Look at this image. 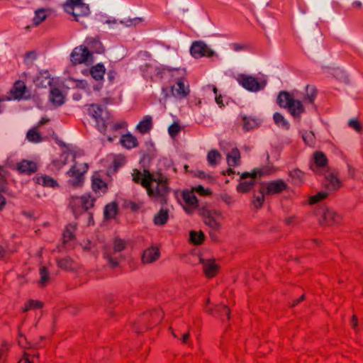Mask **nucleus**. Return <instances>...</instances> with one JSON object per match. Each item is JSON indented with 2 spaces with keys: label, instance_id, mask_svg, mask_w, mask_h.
<instances>
[{
  "label": "nucleus",
  "instance_id": "cd10ccee",
  "mask_svg": "<svg viewBox=\"0 0 363 363\" xmlns=\"http://www.w3.org/2000/svg\"><path fill=\"white\" fill-rule=\"evenodd\" d=\"M240 159V153L238 149L234 148L227 156L228 164L230 166H235L238 164Z\"/></svg>",
  "mask_w": 363,
  "mask_h": 363
},
{
  "label": "nucleus",
  "instance_id": "4be33fe9",
  "mask_svg": "<svg viewBox=\"0 0 363 363\" xmlns=\"http://www.w3.org/2000/svg\"><path fill=\"white\" fill-rule=\"evenodd\" d=\"M313 159L316 167L326 169L328 167V160L326 155L323 152L320 151H316L313 154Z\"/></svg>",
  "mask_w": 363,
  "mask_h": 363
},
{
  "label": "nucleus",
  "instance_id": "39448f33",
  "mask_svg": "<svg viewBox=\"0 0 363 363\" xmlns=\"http://www.w3.org/2000/svg\"><path fill=\"white\" fill-rule=\"evenodd\" d=\"M94 200L90 196L73 198L71 206L76 213H81L94 206Z\"/></svg>",
  "mask_w": 363,
  "mask_h": 363
},
{
  "label": "nucleus",
  "instance_id": "79ce46f5",
  "mask_svg": "<svg viewBox=\"0 0 363 363\" xmlns=\"http://www.w3.org/2000/svg\"><path fill=\"white\" fill-rule=\"evenodd\" d=\"M220 157V154L216 150H211L208 154V161L212 165H216Z\"/></svg>",
  "mask_w": 363,
  "mask_h": 363
},
{
  "label": "nucleus",
  "instance_id": "9d476101",
  "mask_svg": "<svg viewBox=\"0 0 363 363\" xmlns=\"http://www.w3.org/2000/svg\"><path fill=\"white\" fill-rule=\"evenodd\" d=\"M204 223L214 230H218L221 227L222 215L217 211L203 212Z\"/></svg>",
  "mask_w": 363,
  "mask_h": 363
},
{
  "label": "nucleus",
  "instance_id": "4d7b16f0",
  "mask_svg": "<svg viewBox=\"0 0 363 363\" xmlns=\"http://www.w3.org/2000/svg\"><path fill=\"white\" fill-rule=\"evenodd\" d=\"M189 338V333L184 334V335L182 337L183 342L186 343L188 341Z\"/></svg>",
  "mask_w": 363,
  "mask_h": 363
},
{
  "label": "nucleus",
  "instance_id": "2f4dec72",
  "mask_svg": "<svg viewBox=\"0 0 363 363\" xmlns=\"http://www.w3.org/2000/svg\"><path fill=\"white\" fill-rule=\"evenodd\" d=\"M168 217V211L167 209H161L155 216L154 223L156 225H164L167 221Z\"/></svg>",
  "mask_w": 363,
  "mask_h": 363
},
{
  "label": "nucleus",
  "instance_id": "c756f323",
  "mask_svg": "<svg viewBox=\"0 0 363 363\" xmlns=\"http://www.w3.org/2000/svg\"><path fill=\"white\" fill-rule=\"evenodd\" d=\"M121 143L125 147L129 149L135 147L138 145L137 139L130 134L123 135L121 139Z\"/></svg>",
  "mask_w": 363,
  "mask_h": 363
},
{
  "label": "nucleus",
  "instance_id": "f257e3e1",
  "mask_svg": "<svg viewBox=\"0 0 363 363\" xmlns=\"http://www.w3.org/2000/svg\"><path fill=\"white\" fill-rule=\"evenodd\" d=\"M146 189L148 195L152 197L155 201H159L162 205L167 203V196L169 194V189L166 179L161 177L158 179L152 177Z\"/></svg>",
  "mask_w": 363,
  "mask_h": 363
},
{
  "label": "nucleus",
  "instance_id": "6e6d98bb",
  "mask_svg": "<svg viewBox=\"0 0 363 363\" xmlns=\"http://www.w3.org/2000/svg\"><path fill=\"white\" fill-rule=\"evenodd\" d=\"M18 363H32L27 356H24L23 358H22L21 360L18 361Z\"/></svg>",
  "mask_w": 363,
  "mask_h": 363
},
{
  "label": "nucleus",
  "instance_id": "a18cd8bd",
  "mask_svg": "<svg viewBox=\"0 0 363 363\" xmlns=\"http://www.w3.org/2000/svg\"><path fill=\"white\" fill-rule=\"evenodd\" d=\"M182 127L177 122L174 123L168 130L169 134L172 138H174L181 130Z\"/></svg>",
  "mask_w": 363,
  "mask_h": 363
},
{
  "label": "nucleus",
  "instance_id": "423d86ee",
  "mask_svg": "<svg viewBox=\"0 0 363 363\" xmlns=\"http://www.w3.org/2000/svg\"><path fill=\"white\" fill-rule=\"evenodd\" d=\"M89 113L98 123L101 122V125H99V130H105L106 128V121L108 118V113L100 106L94 104L90 106Z\"/></svg>",
  "mask_w": 363,
  "mask_h": 363
},
{
  "label": "nucleus",
  "instance_id": "de8ad7c7",
  "mask_svg": "<svg viewBox=\"0 0 363 363\" xmlns=\"http://www.w3.org/2000/svg\"><path fill=\"white\" fill-rule=\"evenodd\" d=\"M192 190L199 193L201 196H209L211 194V191L208 189H204L202 186H199L192 188Z\"/></svg>",
  "mask_w": 363,
  "mask_h": 363
},
{
  "label": "nucleus",
  "instance_id": "473e14b6",
  "mask_svg": "<svg viewBox=\"0 0 363 363\" xmlns=\"http://www.w3.org/2000/svg\"><path fill=\"white\" fill-rule=\"evenodd\" d=\"M152 127V118L146 116L138 125L137 129L141 133H147Z\"/></svg>",
  "mask_w": 363,
  "mask_h": 363
},
{
  "label": "nucleus",
  "instance_id": "a19ab883",
  "mask_svg": "<svg viewBox=\"0 0 363 363\" xmlns=\"http://www.w3.org/2000/svg\"><path fill=\"white\" fill-rule=\"evenodd\" d=\"M27 138L31 142H40L41 140V136L37 128H33L30 130L27 133Z\"/></svg>",
  "mask_w": 363,
  "mask_h": 363
},
{
  "label": "nucleus",
  "instance_id": "ea45409f",
  "mask_svg": "<svg viewBox=\"0 0 363 363\" xmlns=\"http://www.w3.org/2000/svg\"><path fill=\"white\" fill-rule=\"evenodd\" d=\"M46 18L45 11L43 9H38L35 11V16L33 18L35 26L39 25Z\"/></svg>",
  "mask_w": 363,
  "mask_h": 363
},
{
  "label": "nucleus",
  "instance_id": "09e8293b",
  "mask_svg": "<svg viewBox=\"0 0 363 363\" xmlns=\"http://www.w3.org/2000/svg\"><path fill=\"white\" fill-rule=\"evenodd\" d=\"M4 171L2 167H0V191L5 192L6 190V182L4 177Z\"/></svg>",
  "mask_w": 363,
  "mask_h": 363
},
{
  "label": "nucleus",
  "instance_id": "f03ea898",
  "mask_svg": "<svg viewBox=\"0 0 363 363\" xmlns=\"http://www.w3.org/2000/svg\"><path fill=\"white\" fill-rule=\"evenodd\" d=\"M278 103L280 106L287 108L289 112L294 116H299L304 111V107L301 101L294 99L286 91L281 92L279 94Z\"/></svg>",
  "mask_w": 363,
  "mask_h": 363
},
{
  "label": "nucleus",
  "instance_id": "1a4fd4ad",
  "mask_svg": "<svg viewBox=\"0 0 363 363\" xmlns=\"http://www.w3.org/2000/svg\"><path fill=\"white\" fill-rule=\"evenodd\" d=\"M91 55L86 47L80 45L74 49L71 54V60L74 65L86 63L91 57Z\"/></svg>",
  "mask_w": 363,
  "mask_h": 363
},
{
  "label": "nucleus",
  "instance_id": "412c9836",
  "mask_svg": "<svg viewBox=\"0 0 363 363\" xmlns=\"http://www.w3.org/2000/svg\"><path fill=\"white\" fill-rule=\"evenodd\" d=\"M36 183L44 187L55 188L58 186L57 180L48 175H41L35 178Z\"/></svg>",
  "mask_w": 363,
  "mask_h": 363
},
{
  "label": "nucleus",
  "instance_id": "0eeeda50",
  "mask_svg": "<svg viewBox=\"0 0 363 363\" xmlns=\"http://www.w3.org/2000/svg\"><path fill=\"white\" fill-rule=\"evenodd\" d=\"M324 176L326 182L325 187L327 189L336 191L342 186V180L339 178L335 171L330 167H328L327 169H325Z\"/></svg>",
  "mask_w": 363,
  "mask_h": 363
},
{
  "label": "nucleus",
  "instance_id": "680f3d73",
  "mask_svg": "<svg viewBox=\"0 0 363 363\" xmlns=\"http://www.w3.org/2000/svg\"><path fill=\"white\" fill-rule=\"evenodd\" d=\"M226 173H227L228 175H230V174H233V173H234V172L233 171V169H232L231 168H229V169H227Z\"/></svg>",
  "mask_w": 363,
  "mask_h": 363
},
{
  "label": "nucleus",
  "instance_id": "aec40b11",
  "mask_svg": "<svg viewBox=\"0 0 363 363\" xmlns=\"http://www.w3.org/2000/svg\"><path fill=\"white\" fill-rule=\"evenodd\" d=\"M160 256V251L157 247H150L143 252L142 261L143 263H151L155 261Z\"/></svg>",
  "mask_w": 363,
  "mask_h": 363
},
{
  "label": "nucleus",
  "instance_id": "774afa93",
  "mask_svg": "<svg viewBox=\"0 0 363 363\" xmlns=\"http://www.w3.org/2000/svg\"><path fill=\"white\" fill-rule=\"evenodd\" d=\"M303 140L305 141L306 143H308V142L306 141V139L304 135L303 136Z\"/></svg>",
  "mask_w": 363,
  "mask_h": 363
},
{
  "label": "nucleus",
  "instance_id": "bf43d9fd",
  "mask_svg": "<svg viewBox=\"0 0 363 363\" xmlns=\"http://www.w3.org/2000/svg\"><path fill=\"white\" fill-rule=\"evenodd\" d=\"M293 220H294V218H292V217L288 218L286 220V223H288V224H290V223H291L293 222Z\"/></svg>",
  "mask_w": 363,
  "mask_h": 363
},
{
  "label": "nucleus",
  "instance_id": "603ef678",
  "mask_svg": "<svg viewBox=\"0 0 363 363\" xmlns=\"http://www.w3.org/2000/svg\"><path fill=\"white\" fill-rule=\"evenodd\" d=\"M349 125L358 132H360L362 130V127L357 120L350 121Z\"/></svg>",
  "mask_w": 363,
  "mask_h": 363
},
{
  "label": "nucleus",
  "instance_id": "393cba45",
  "mask_svg": "<svg viewBox=\"0 0 363 363\" xmlns=\"http://www.w3.org/2000/svg\"><path fill=\"white\" fill-rule=\"evenodd\" d=\"M323 218L325 224L328 225L336 223L339 218L337 213L331 210H326L323 213Z\"/></svg>",
  "mask_w": 363,
  "mask_h": 363
},
{
  "label": "nucleus",
  "instance_id": "4c0bfd02",
  "mask_svg": "<svg viewBox=\"0 0 363 363\" xmlns=\"http://www.w3.org/2000/svg\"><path fill=\"white\" fill-rule=\"evenodd\" d=\"M117 205L116 203H111L106 206L104 215L106 218H113L117 213Z\"/></svg>",
  "mask_w": 363,
  "mask_h": 363
},
{
  "label": "nucleus",
  "instance_id": "a878e982",
  "mask_svg": "<svg viewBox=\"0 0 363 363\" xmlns=\"http://www.w3.org/2000/svg\"><path fill=\"white\" fill-rule=\"evenodd\" d=\"M57 265L62 269L74 271V262L70 257H65L57 261Z\"/></svg>",
  "mask_w": 363,
  "mask_h": 363
},
{
  "label": "nucleus",
  "instance_id": "864d4df0",
  "mask_svg": "<svg viewBox=\"0 0 363 363\" xmlns=\"http://www.w3.org/2000/svg\"><path fill=\"white\" fill-rule=\"evenodd\" d=\"M64 237L65 238H68L69 240H71L74 238V235H72V232L69 230H66L64 233Z\"/></svg>",
  "mask_w": 363,
  "mask_h": 363
},
{
  "label": "nucleus",
  "instance_id": "58836bf2",
  "mask_svg": "<svg viewBox=\"0 0 363 363\" xmlns=\"http://www.w3.org/2000/svg\"><path fill=\"white\" fill-rule=\"evenodd\" d=\"M316 92V89L313 86L308 85L306 86V94L303 99L309 103H313Z\"/></svg>",
  "mask_w": 363,
  "mask_h": 363
},
{
  "label": "nucleus",
  "instance_id": "c03bdc74",
  "mask_svg": "<svg viewBox=\"0 0 363 363\" xmlns=\"http://www.w3.org/2000/svg\"><path fill=\"white\" fill-rule=\"evenodd\" d=\"M83 4L82 0H68L65 4V9L67 11H73V9L76 6Z\"/></svg>",
  "mask_w": 363,
  "mask_h": 363
},
{
  "label": "nucleus",
  "instance_id": "c85d7f7f",
  "mask_svg": "<svg viewBox=\"0 0 363 363\" xmlns=\"http://www.w3.org/2000/svg\"><path fill=\"white\" fill-rule=\"evenodd\" d=\"M50 100L55 105H61L64 102V96L58 89H53L51 91Z\"/></svg>",
  "mask_w": 363,
  "mask_h": 363
},
{
  "label": "nucleus",
  "instance_id": "7c9ffc66",
  "mask_svg": "<svg viewBox=\"0 0 363 363\" xmlns=\"http://www.w3.org/2000/svg\"><path fill=\"white\" fill-rule=\"evenodd\" d=\"M43 307V303L38 300H29L25 305L23 308V312L26 313L30 310H35L39 309Z\"/></svg>",
  "mask_w": 363,
  "mask_h": 363
},
{
  "label": "nucleus",
  "instance_id": "338daca9",
  "mask_svg": "<svg viewBox=\"0 0 363 363\" xmlns=\"http://www.w3.org/2000/svg\"><path fill=\"white\" fill-rule=\"evenodd\" d=\"M216 101H217V102H218V104H220V103H221L220 99V97L216 98Z\"/></svg>",
  "mask_w": 363,
  "mask_h": 363
},
{
  "label": "nucleus",
  "instance_id": "13d9d810",
  "mask_svg": "<svg viewBox=\"0 0 363 363\" xmlns=\"http://www.w3.org/2000/svg\"><path fill=\"white\" fill-rule=\"evenodd\" d=\"M6 255V251L4 249L0 248V259L4 258Z\"/></svg>",
  "mask_w": 363,
  "mask_h": 363
},
{
  "label": "nucleus",
  "instance_id": "5701e85b",
  "mask_svg": "<svg viewBox=\"0 0 363 363\" xmlns=\"http://www.w3.org/2000/svg\"><path fill=\"white\" fill-rule=\"evenodd\" d=\"M26 86L23 82L17 81L11 89V94L14 99H21L26 92Z\"/></svg>",
  "mask_w": 363,
  "mask_h": 363
},
{
  "label": "nucleus",
  "instance_id": "e2e57ef3",
  "mask_svg": "<svg viewBox=\"0 0 363 363\" xmlns=\"http://www.w3.org/2000/svg\"><path fill=\"white\" fill-rule=\"evenodd\" d=\"M96 44L99 45V49L97 50V52H100L102 50V48H101V43H98V42H95Z\"/></svg>",
  "mask_w": 363,
  "mask_h": 363
},
{
  "label": "nucleus",
  "instance_id": "7ed1b4c3",
  "mask_svg": "<svg viewBox=\"0 0 363 363\" xmlns=\"http://www.w3.org/2000/svg\"><path fill=\"white\" fill-rule=\"evenodd\" d=\"M87 164L85 163H75L68 172L70 183L74 186H79L84 181V174L86 172Z\"/></svg>",
  "mask_w": 363,
  "mask_h": 363
},
{
  "label": "nucleus",
  "instance_id": "4468645a",
  "mask_svg": "<svg viewBox=\"0 0 363 363\" xmlns=\"http://www.w3.org/2000/svg\"><path fill=\"white\" fill-rule=\"evenodd\" d=\"M191 54L194 57L203 56L210 57L213 55V52L202 42H194L190 50Z\"/></svg>",
  "mask_w": 363,
  "mask_h": 363
},
{
  "label": "nucleus",
  "instance_id": "6e6552de",
  "mask_svg": "<svg viewBox=\"0 0 363 363\" xmlns=\"http://www.w3.org/2000/svg\"><path fill=\"white\" fill-rule=\"evenodd\" d=\"M289 189V185L282 179L269 182L264 185L263 190L266 195L279 194Z\"/></svg>",
  "mask_w": 363,
  "mask_h": 363
},
{
  "label": "nucleus",
  "instance_id": "2eb2a0df",
  "mask_svg": "<svg viewBox=\"0 0 363 363\" xmlns=\"http://www.w3.org/2000/svg\"><path fill=\"white\" fill-rule=\"evenodd\" d=\"M185 79L179 78L176 82V86L172 87L173 95L179 97H186L189 93V85L185 84Z\"/></svg>",
  "mask_w": 363,
  "mask_h": 363
},
{
  "label": "nucleus",
  "instance_id": "0e129e2a",
  "mask_svg": "<svg viewBox=\"0 0 363 363\" xmlns=\"http://www.w3.org/2000/svg\"><path fill=\"white\" fill-rule=\"evenodd\" d=\"M114 165H115V171H116L119 165V163L116 161H114Z\"/></svg>",
  "mask_w": 363,
  "mask_h": 363
},
{
  "label": "nucleus",
  "instance_id": "69168bd1",
  "mask_svg": "<svg viewBox=\"0 0 363 363\" xmlns=\"http://www.w3.org/2000/svg\"><path fill=\"white\" fill-rule=\"evenodd\" d=\"M356 6H358V7H361L362 6V4L361 2H356Z\"/></svg>",
  "mask_w": 363,
  "mask_h": 363
},
{
  "label": "nucleus",
  "instance_id": "bb28decb",
  "mask_svg": "<svg viewBox=\"0 0 363 363\" xmlns=\"http://www.w3.org/2000/svg\"><path fill=\"white\" fill-rule=\"evenodd\" d=\"M40 279L38 281L39 284L44 287L50 280V276L48 267L43 266L40 268Z\"/></svg>",
  "mask_w": 363,
  "mask_h": 363
},
{
  "label": "nucleus",
  "instance_id": "8fccbe9b",
  "mask_svg": "<svg viewBox=\"0 0 363 363\" xmlns=\"http://www.w3.org/2000/svg\"><path fill=\"white\" fill-rule=\"evenodd\" d=\"M347 173L350 179H355L356 175H357V169L354 166H352L351 164H347Z\"/></svg>",
  "mask_w": 363,
  "mask_h": 363
},
{
  "label": "nucleus",
  "instance_id": "f704fd0d",
  "mask_svg": "<svg viewBox=\"0 0 363 363\" xmlns=\"http://www.w3.org/2000/svg\"><path fill=\"white\" fill-rule=\"evenodd\" d=\"M92 187L94 191H105L108 186L106 182L99 177H94L92 181Z\"/></svg>",
  "mask_w": 363,
  "mask_h": 363
},
{
  "label": "nucleus",
  "instance_id": "37998d69",
  "mask_svg": "<svg viewBox=\"0 0 363 363\" xmlns=\"http://www.w3.org/2000/svg\"><path fill=\"white\" fill-rule=\"evenodd\" d=\"M289 175L292 179H296L301 182L303 180L304 173L301 169L296 168L291 170L289 172Z\"/></svg>",
  "mask_w": 363,
  "mask_h": 363
},
{
  "label": "nucleus",
  "instance_id": "5fc2aeb1",
  "mask_svg": "<svg viewBox=\"0 0 363 363\" xmlns=\"http://www.w3.org/2000/svg\"><path fill=\"white\" fill-rule=\"evenodd\" d=\"M352 323L353 324V328H357V325H358V319H357V317L356 315H352Z\"/></svg>",
  "mask_w": 363,
  "mask_h": 363
},
{
  "label": "nucleus",
  "instance_id": "c9c22d12",
  "mask_svg": "<svg viewBox=\"0 0 363 363\" xmlns=\"http://www.w3.org/2000/svg\"><path fill=\"white\" fill-rule=\"evenodd\" d=\"M328 196V194L325 191H320L315 195L311 196L308 198V203L310 205L315 204L325 199H326Z\"/></svg>",
  "mask_w": 363,
  "mask_h": 363
},
{
  "label": "nucleus",
  "instance_id": "f3484780",
  "mask_svg": "<svg viewBox=\"0 0 363 363\" xmlns=\"http://www.w3.org/2000/svg\"><path fill=\"white\" fill-rule=\"evenodd\" d=\"M239 81L245 88L250 91H257L260 89L259 83L252 77L242 75Z\"/></svg>",
  "mask_w": 363,
  "mask_h": 363
},
{
  "label": "nucleus",
  "instance_id": "6ab92c4d",
  "mask_svg": "<svg viewBox=\"0 0 363 363\" xmlns=\"http://www.w3.org/2000/svg\"><path fill=\"white\" fill-rule=\"evenodd\" d=\"M17 169L22 173L31 174L36 172L38 167L34 162L25 160L17 164Z\"/></svg>",
  "mask_w": 363,
  "mask_h": 363
},
{
  "label": "nucleus",
  "instance_id": "dca6fc26",
  "mask_svg": "<svg viewBox=\"0 0 363 363\" xmlns=\"http://www.w3.org/2000/svg\"><path fill=\"white\" fill-rule=\"evenodd\" d=\"M75 159V154L68 150H64L61 153L55 155L54 159V164L58 167L66 164L69 161H73Z\"/></svg>",
  "mask_w": 363,
  "mask_h": 363
},
{
  "label": "nucleus",
  "instance_id": "b1692460",
  "mask_svg": "<svg viewBox=\"0 0 363 363\" xmlns=\"http://www.w3.org/2000/svg\"><path fill=\"white\" fill-rule=\"evenodd\" d=\"M89 7L83 3L79 6H76L73 9V11L67 12L72 13L74 16L76 21H79V18L86 16L89 13Z\"/></svg>",
  "mask_w": 363,
  "mask_h": 363
},
{
  "label": "nucleus",
  "instance_id": "72a5a7b5",
  "mask_svg": "<svg viewBox=\"0 0 363 363\" xmlns=\"http://www.w3.org/2000/svg\"><path fill=\"white\" fill-rule=\"evenodd\" d=\"M90 73L95 79H101L105 73V68L101 65H97L91 67Z\"/></svg>",
  "mask_w": 363,
  "mask_h": 363
},
{
  "label": "nucleus",
  "instance_id": "ddd939ff",
  "mask_svg": "<svg viewBox=\"0 0 363 363\" xmlns=\"http://www.w3.org/2000/svg\"><path fill=\"white\" fill-rule=\"evenodd\" d=\"M257 175V174L256 172L243 173L241 175V179L244 180L250 178V180H245L241 182L237 187L238 191L240 193H246L251 190L255 184L254 180Z\"/></svg>",
  "mask_w": 363,
  "mask_h": 363
},
{
  "label": "nucleus",
  "instance_id": "052dcab7",
  "mask_svg": "<svg viewBox=\"0 0 363 363\" xmlns=\"http://www.w3.org/2000/svg\"><path fill=\"white\" fill-rule=\"evenodd\" d=\"M235 48L236 50L243 49L244 46L236 44V45H235Z\"/></svg>",
  "mask_w": 363,
  "mask_h": 363
},
{
  "label": "nucleus",
  "instance_id": "3c124183",
  "mask_svg": "<svg viewBox=\"0 0 363 363\" xmlns=\"http://www.w3.org/2000/svg\"><path fill=\"white\" fill-rule=\"evenodd\" d=\"M274 120L275 123L278 125H286V121L284 120V116L279 113L274 114Z\"/></svg>",
  "mask_w": 363,
  "mask_h": 363
},
{
  "label": "nucleus",
  "instance_id": "e433bc0d",
  "mask_svg": "<svg viewBox=\"0 0 363 363\" xmlns=\"http://www.w3.org/2000/svg\"><path fill=\"white\" fill-rule=\"evenodd\" d=\"M190 240L195 245H200L204 240V235L203 232L199 231H191L190 232Z\"/></svg>",
  "mask_w": 363,
  "mask_h": 363
},
{
  "label": "nucleus",
  "instance_id": "9b49d317",
  "mask_svg": "<svg viewBox=\"0 0 363 363\" xmlns=\"http://www.w3.org/2000/svg\"><path fill=\"white\" fill-rule=\"evenodd\" d=\"M182 197L185 202L184 209L186 212L191 213L198 208L199 201L192 189L191 191H184Z\"/></svg>",
  "mask_w": 363,
  "mask_h": 363
},
{
  "label": "nucleus",
  "instance_id": "a211bd4d",
  "mask_svg": "<svg viewBox=\"0 0 363 363\" xmlns=\"http://www.w3.org/2000/svg\"><path fill=\"white\" fill-rule=\"evenodd\" d=\"M133 180L135 182L140 183L142 186L146 188L152 176L147 171H144V172L142 173L138 170H135L133 174Z\"/></svg>",
  "mask_w": 363,
  "mask_h": 363
},
{
  "label": "nucleus",
  "instance_id": "49530a36",
  "mask_svg": "<svg viewBox=\"0 0 363 363\" xmlns=\"http://www.w3.org/2000/svg\"><path fill=\"white\" fill-rule=\"evenodd\" d=\"M265 191L262 189L259 196L253 201V204L256 208H260L264 201Z\"/></svg>",
  "mask_w": 363,
  "mask_h": 363
},
{
  "label": "nucleus",
  "instance_id": "f8f14e48",
  "mask_svg": "<svg viewBox=\"0 0 363 363\" xmlns=\"http://www.w3.org/2000/svg\"><path fill=\"white\" fill-rule=\"evenodd\" d=\"M201 262L203 264V272L207 278L211 279L218 274L220 267L215 259H201Z\"/></svg>",
  "mask_w": 363,
  "mask_h": 363
},
{
  "label": "nucleus",
  "instance_id": "20e7f679",
  "mask_svg": "<svg viewBox=\"0 0 363 363\" xmlns=\"http://www.w3.org/2000/svg\"><path fill=\"white\" fill-rule=\"evenodd\" d=\"M126 247V242L124 240L121 238H116L113 240L112 247L106 248V257L109 261V264L111 267H116L118 265V262L116 259L113 257V255L117 252H121Z\"/></svg>",
  "mask_w": 363,
  "mask_h": 363
}]
</instances>
